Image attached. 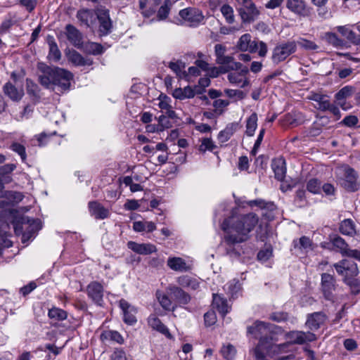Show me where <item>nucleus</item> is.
Here are the masks:
<instances>
[{
    "label": "nucleus",
    "instance_id": "1",
    "mask_svg": "<svg viewBox=\"0 0 360 360\" xmlns=\"http://www.w3.org/2000/svg\"><path fill=\"white\" fill-rule=\"evenodd\" d=\"M258 221L259 218L254 213L242 214L233 212L221 224V229L225 233V243L235 245L247 241Z\"/></svg>",
    "mask_w": 360,
    "mask_h": 360
},
{
    "label": "nucleus",
    "instance_id": "2",
    "mask_svg": "<svg viewBox=\"0 0 360 360\" xmlns=\"http://www.w3.org/2000/svg\"><path fill=\"white\" fill-rule=\"evenodd\" d=\"M38 82L45 89L63 93L70 89L73 75L59 67L50 66L43 62L37 63Z\"/></svg>",
    "mask_w": 360,
    "mask_h": 360
},
{
    "label": "nucleus",
    "instance_id": "3",
    "mask_svg": "<svg viewBox=\"0 0 360 360\" xmlns=\"http://www.w3.org/2000/svg\"><path fill=\"white\" fill-rule=\"evenodd\" d=\"M278 340L276 335L262 338L254 349V354L256 360H267L266 356L276 358L280 354L285 352L289 347V343L277 345Z\"/></svg>",
    "mask_w": 360,
    "mask_h": 360
},
{
    "label": "nucleus",
    "instance_id": "4",
    "mask_svg": "<svg viewBox=\"0 0 360 360\" xmlns=\"http://www.w3.org/2000/svg\"><path fill=\"white\" fill-rule=\"evenodd\" d=\"M156 297L163 309L172 311L174 310L175 306L169 297L174 299L179 305L187 304L191 300L188 293L174 284H170L167 287L166 292L157 291Z\"/></svg>",
    "mask_w": 360,
    "mask_h": 360
},
{
    "label": "nucleus",
    "instance_id": "5",
    "mask_svg": "<svg viewBox=\"0 0 360 360\" xmlns=\"http://www.w3.org/2000/svg\"><path fill=\"white\" fill-rule=\"evenodd\" d=\"M278 332H281V328H278L274 325L257 321L252 326L248 328V333L253 335V336L259 339V341L262 338L269 337L271 335H276Z\"/></svg>",
    "mask_w": 360,
    "mask_h": 360
},
{
    "label": "nucleus",
    "instance_id": "6",
    "mask_svg": "<svg viewBox=\"0 0 360 360\" xmlns=\"http://www.w3.org/2000/svg\"><path fill=\"white\" fill-rule=\"evenodd\" d=\"M236 1L240 6L238 13L243 22L250 23L258 18L260 12L252 0Z\"/></svg>",
    "mask_w": 360,
    "mask_h": 360
},
{
    "label": "nucleus",
    "instance_id": "7",
    "mask_svg": "<svg viewBox=\"0 0 360 360\" xmlns=\"http://www.w3.org/2000/svg\"><path fill=\"white\" fill-rule=\"evenodd\" d=\"M295 51L296 44L294 41L279 44L273 50L271 60L274 64H278Z\"/></svg>",
    "mask_w": 360,
    "mask_h": 360
},
{
    "label": "nucleus",
    "instance_id": "8",
    "mask_svg": "<svg viewBox=\"0 0 360 360\" xmlns=\"http://www.w3.org/2000/svg\"><path fill=\"white\" fill-rule=\"evenodd\" d=\"M357 178L356 172L352 167L347 166L344 168V176L340 180V184L349 192L356 191L359 188Z\"/></svg>",
    "mask_w": 360,
    "mask_h": 360
},
{
    "label": "nucleus",
    "instance_id": "9",
    "mask_svg": "<svg viewBox=\"0 0 360 360\" xmlns=\"http://www.w3.org/2000/svg\"><path fill=\"white\" fill-rule=\"evenodd\" d=\"M337 288L338 285L333 276L327 273L321 274V290L326 300L334 302Z\"/></svg>",
    "mask_w": 360,
    "mask_h": 360
},
{
    "label": "nucleus",
    "instance_id": "10",
    "mask_svg": "<svg viewBox=\"0 0 360 360\" xmlns=\"http://www.w3.org/2000/svg\"><path fill=\"white\" fill-rule=\"evenodd\" d=\"M285 338L289 341L286 343L290 345H302L308 342H312L316 340L315 334L311 332H304L294 330L285 334Z\"/></svg>",
    "mask_w": 360,
    "mask_h": 360
},
{
    "label": "nucleus",
    "instance_id": "11",
    "mask_svg": "<svg viewBox=\"0 0 360 360\" xmlns=\"http://www.w3.org/2000/svg\"><path fill=\"white\" fill-rule=\"evenodd\" d=\"M181 18L189 23L190 26H197L204 20L202 12L193 7H188L179 11Z\"/></svg>",
    "mask_w": 360,
    "mask_h": 360
},
{
    "label": "nucleus",
    "instance_id": "12",
    "mask_svg": "<svg viewBox=\"0 0 360 360\" xmlns=\"http://www.w3.org/2000/svg\"><path fill=\"white\" fill-rule=\"evenodd\" d=\"M96 19L99 21V32L102 35H106L110 32L112 27L110 18L109 11L102 6L96 9Z\"/></svg>",
    "mask_w": 360,
    "mask_h": 360
},
{
    "label": "nucleus",
    "instance_id": "13",
    "mask_svg": "<svg viewBox=\"0 0 360 360\" xmlns=\"http://www.w3.org/2000/svg\"><path fill=\"white\" fill-rule=\"evenodd\" d=\"M89 297L96 304L101 305L103 301V286L98 281L91 282L86 287Z\"/></svg>",
    "mask_w": 360,
    "mask_h": 360
},
{
    "label": "nucleus",
    "instance_id": "14",
    "mask_svg": "<svg viewBox=\"0 0 360 360\" xmlns=\"http://www.w3.org/2000/svg\"><path fill=\"white\" fill-rule=\"evenodd\" d=\"M76 17L79 22L81 26L86 27H92L96 20V11L92 10L82 8L77 12Z\"/></svg>",
    "mask_w": 360,
    "mask_h": 360
},
{
    "label": "nucleus",
    "instance_id": "15",
    "mask_svg": "<svg viewBox=\"0 0 360 360\" xmlns=\"http://www.w3.org/2000/svg\"><path fill=\"white\" fill-rule=\"evenodd\" d=\"M216 62L219 65V72L220 73H226L231 70H238L242 68V64L234 60L233 57L225 56L219 60H216Z\"/></svg>",
    "mask_w": 360,
    "mask_h": 360
},
{
    "label": "nucleus",
    "instance_id": "16",
    "mask_svg": "<svg viewBox=\"0 0 360 360\" xmlns=\"http://www.w3.org/2000/svg\"><path fill=\"white\" fill-rule=\"evenodd\" d=\"M65 35L68 41L75 47L80 49L83 44L82 33L74 25L68 24L65 26Z\"/></svg>",
    "mask_w": 360,
    "mask_h": 360
},
{
    "label": "nucleus",
    "instance_id": "17",
    "mask_svg": "<svg viewBox=\"0 0 360 360\" xmlns=\"http://www.w3.org/2000/svg\"><path fill=\"white\" fill-rule=\"evenodd\" d=\"M327 316L323 312H314L307 315L306 326L311 330H318L326 321Z\"/></svg>",
    "mask_w": 360,
    "mask_h": 360
},
{
    "label": "nucleus",
    "instance_id": "18",
    "mask_svg": "<svg viewBox=\"0 0 360 360\" xmlns=\"http://www.w3.org/2000/svg\"><path fill=\"white\" fill-rule=\"evenodd\" d=\"M119 303L120 307L123 311L124 321L129 325H133L136 322V318L135 316L136 309L124 299L120 300Z\"/></svg>",
    "mask_w": 360,
    "mask_h": 360
},
{
    "label": "nucleus",
    "instance_id": "19",
    "mask_svg": "<svg viewBox=\"0 0 360 360\" xmlns=\"http://www.w3.org/2000/svg\"><path fill=\"white\" fill-rule=\"evenodd\" d=\"M127 247L133 252L144 255L156 252L158 250L156 246L151 243H137L134 241H129Z\"/></svg>",
    "mask_w": 360,
    "mask_h": 360
},
{
    "label": "nucleus",
    "instance_id": "20",
    "mask_svg": "<svg viewBox=\"0 0 360 360\" xmlns=\"http://www.w3.org/2000/svg\"><path fill=\"white\" fill-rule=\"evenodd\" d=\"M239 72H230L228 75V79L230 83L237 85L240 87H245L248 84V80L246 75L248 72L247 68H241Z\"/></svg>",
    "mask_w": 360,
    "mask_h": 360
},
{
    "label": "nucleus",
    "instance_id": "21",
    "mask_svg": "<svg viewBox=\"0 0 360 360\" xmlns=\"http://www.w3.org/2000/svg\"><path fill=\"white\" fill-rule=\"evenodd\" d=\"M4 94L13 101H20L24 96V90L22 88H17L11 82H6L3 86Z\"/></svg>",
    "mask_w": 360,
    "mask_h": 360
},
{
    "label": "nucleus",
    "instance_id": "22",
    "mask_svg": "<svg viewBox=\"0 0 360 360\" xmlns=\"http://www.w3.org/2000/svg\"><path fill=\"white\" fill-rule=\"evenodd\" d=\"M89 210L91 215L96 219H104L109 217V210L97 201L89 202Z\"/></svg>",
    "mask_w": 360,
    "mask_h": 360
},
{
    "label": "nucleus",
    "instance_id": "23",
    "mask_svg": "<svg viewBox=\"0 0 360 360\" xmlns=\"http://www.w3.org/2000/svg\"><path fill=\"white\" fill-rule=\"evenodd\" d=\"M167 266L175 271L185 272L191 270V266L186 263L185 260L178 257H169Z\"/></svg>",
    "mask_w": 360,
    "mask_h": 360
},
{
    "label": "nucleus",
    "instance_id": "24",
    "mask_svg": "<svg viewBox=\"0 0 360 360\" xmlns=\"http://www.w3.org/2000/svg\"><path fill=\"white\" fill-rule=\"evenodd\" d=\"M287 8L292 12L302 16L308 15L304 0H288Z\"/></svg>",
    "mask_w": 360,
    "mask_h": 360
},
{
    "label": "nucleus",
    "instance_id": "25",
    "mask_svg": "<svg viewBox=\"0 0 360 360\" xmlns=\"http://www.w3.org/2000/svg\"><path fill=\"white\" fill-rule=\"evenodd\" d=\"M47 43L49 49V55L47 56L48 59L54 62L60 60L61 58V53L53 37L49 35L47 37Z\"/></svg>",
    "mask_w": 360,
    "mask_h": 360
},
{
    "label": "nucleus",
    "instance_id": "26",
    "mask_svg": "<svg viewBox=\"0 0 360 360\" xmlns=\"http://www.w3.org/2000/svg\"><path fill=\"white\" fill-rule=\"evenodd\" d=\"M337 30L354 45H360V38L348 25L338 26Z\"/></svg>",
    "mask_w": 360,
    "mask_h": 360
},
{
    "label": "nucleus",
    "instance_id": "27",
    "mask_svg": "<svg viewBox=\"0 0 360 360\" xmlns=\"http://www.w3.org/2000/svg\"><path fill=\"white\" fill-rule=\"evenodd\" d=\"M310 99L316 102L314 107L322 111L327 110L331 104L327 96L320 94L311 95Z\"/></svg>",
    "mask_w": 360,
    "mask_h": 360
},
{
    "label": "nucleus",
    "instance_id": "28",
    "mask_svg": "<svg viewBox=\"0 0 360 360\" xmlns=\"http://www.w3.org/2000/svg\"><path fill=\"white\" fill-rule=\"evenodd\" d=\"M68 58L70 62L77 66H89L93 64V60L91 58H84L79 53L76 51L70 52Z\"/></svg>",
    "mask_w": 360,
    "mask_h": 360
},
{
    "label": "nucleus",
    "instance_id": "29",
    "mask_svg": "<svg viewBox=\"0 0 360 360\" xmlns=\"http://www.w3.org/2000/svg\"><path fill=\"white\" fill-rule=\"evenodd\" d=\"M271 167L274 172L276 179L279 181L283 180L286 172L284 160H274L271 164Z\"/></svg>",
    "mask_w": 360,
    "mask_h": 360
},
{
    "label": "nucleus",
    "instance_id": "30",
    "mask_svg": "<svg viewBox=\"0 0 360 360\" xmlns=\"http://www.w3.org/2000/svg\"><path fill=\"white\" fill-rule=\"evenodd\" d=\"M212 306L223 316L229 312V306L226 300L217 294H213Z\"/></svg>",
    "mask_w": 360,
    "mask_h": 360
},
{
    "label": "nucleus",
    "instance_id": "31",
    "mask_svg": "<svg viewBox=\"0 0 360 360\" xmlns=\"http://www.w3.org/2000/svg\"><path fill=\"white\" fill-rule=\"evenodd\" d=\"M148 323L151 328L153 329L159 331L162 334L165 335L168 338H172V335L167 328L166 326H165L161 321L155 317V316H150L148 319Z\"/></svg>",
    "mask_w": 360,
    "mask_h": 360
},
{
    "label": "nucleus",
    "instance_id": "32",
    "mask_svg": "<svg viewBox=\"0 0 360 360\" xmlns=\"http://www.w3.org/2000/svg\"><path fill=\"white\" fill-rule=\"evenodd\" d=\"M173 96L175 98L184 100L185 98H193L195 95L194 90L189 86L185 88H176L172 93Z\"/></svg>",
    "mask_w": 360,
    "mask_h": 360
},
{
    "label": "nucleus",
    "instance_id": "33",
    "mask_svg": "<svg viewBox=\"0 0 360 360\" xmlns=\"http://www.w3.org/2000/svg\"><path fill=\"white\" fill-rule=\"evenodd\" d=\"M133 229L136 232H152L156 229V226L153 221H137L133 223Z\"/></svg>",
    "mask_w": 360,
    "mask_h": 360
},
{
    "label": "nucleus",
    "instance_id": "34",
    "mask_svg": "<svg viewBox=\"0 0 360 360\" xmlns=\"http://www.w3.org/2000/svg\"><path fill=\"white\" fill-rule=\"evenodd\" d=\"M257 127V115L255 112H253L247 120L246 121V130L245 134L248 136H252L254 135L255 131Z\"/></svg>",
    "mask_w": 360,
    "mask_h": 360
},
{
    "label": "nucleus",
    "instance_id": "35",
    "mask_svg": "<svg viewBox=\"0 0 360 360\" xmlns=\"http://www.w3.org/2000/svg\"><path fill=\"white\" fill-rule=\"evenodd\" d=\"M340 231L345 235L353 236L355 233V225L352 219H345L340 226Z\"/></svg>",
    "mask_w": 360,
    "mask_h": 360
},
{
    "label": "nucleus",
    "instance_id": "36",
    "mask_svg": "<svg viewBox=\"0 0 360 360\" xmlns=\"http://www.w3.org/2000/svg\"><path fill=\"white\" fill-rule=\"evenodd\" d=\"M26 89L27 94L37 99L40 98V89L38 85L31 79H26Z\"/></svg>",
    "mask_w": 360,
    "mask_h": 360
},
{
    "label": "nucleus",
    "instance_id": "37",
    "mask_svg": "<svg viewBox=\"0 0 360 360\" xmlns=\"http://www.w3.org/2000/svg\"><path fill=\"white\" fill-rule=\"evenodd\" d=\"M293 243L295 248L303 249L306 251L313 250V243L311 240L307 236H302L299 239V241L294 240Z\"/></svg>",
    "mask_w": 360,
    "mask_h": 360
},
{
    "label": "nucleus",
    "instance_id": "38",
    "mask_svg": "<svg viewBox=\"0 0 360 360\" xmlns=\"http://www.w3.org/2000/svg\"><path fill=\"white\" fill-rule=\"evenodd\" d=\"M348 264L346 265L345 281L353 278L359 274L356 264L352 259H347Z\"/></svg>",
    "mask_w": 360,
    "mask_h": 360
},
{
    "label": "nucleus",
    "instance_id": "39",
    "mask_svg": "<svg viewBox=\"0 0 360 360\" xmlns=\"http://www.w3.org/2000/svg\"><path fill=\"white\" fill-rule=\"evenodd\" d=\"M84 51L93 55H98L103 52V46L98 43L95 42H87L84 47Z\"/></svg>",
    "mask_w": 360,
    "mask_h": 360
},
{
    "label": "nucleus",
    "instance_id": "40",
    "mask_svg": "<svg viewBox=\"0 0 360 360\" xmlns=\"http://www.w3.org/2000/svg\"><path fill=\"white\" fill-rule=\"evenodd\" d=\"M49 316L50 319L57 321H63L66 319L67 312L61 309L53 307L49 311Z\"/></svg>",
    "mask_w": 360,
    "mask_h": 360
},
{
    "label": "nucleus",
    "instance_id": "41",
    "mask_svg": "<svg viewBox=\"0 0 360 360\" xmlns=\"http://www.w3.org/2000/svg\"><path fill=\"white\" fill-rule=\"evenodd\" d=\"M248 205L250 207L257 206L262 209H267L273 210L275 208V205L273 202H265L264 200L257 199L255 200H250L248 202Z\"/></svg>",
    "mask_w": 360,
    "mask_h": 360
},
{
    "label": "nucleus",
    "instance_id": "42",
    "mask_svg": "<svg viewBox=\"0 0 360 360\" xmlns=\"http://www.w3.org/2000/svg\"><path fill=\"white\" fill-rule=\"evenodd\" d=\"M323 38L330 44L335 47L343 45V40L340 39L336 34L333 32H326L324 34Z\"/></svg>",
    "mask_w": 360,
    "mask_h": 360
},
{
    "label": "nucleus",
    "instance_id": "43",
    "mask_svg": "<svg viewBox=\"0 0 360 360\" xmlns=\"http://www.w3.org/2000/svg\"><path fill=\"white\" fill-rule=\"evenodd\" d=\"M251 36L249 34H245L239 39L237 47L242 51H246L250 49Z\"/></svg>",
    "mask_w": 360,
    "mask_h": 360
},
{
    "label": "nucleus",
    "instance_id": "44",
    "mask_svg": "<svg viewBox=\"0 0 360 360\" xmlns=\"http://www.w3.org/2000/svg\"><path fill=\"white\" fill-rule=\"evenodd\" d=\"M220 10L228 23L231 24L234 22L233 10L231 6L224 4L221 7Z\"/></svg>",
    "mask_w": 360,
    "mask_h": 360
},
{
    "label": "nucleus",
    "instance_id": "45",
    "mask_svg": "<svg viewBox=\"0 0 360 360\" xmlns=\"http://www.w3.org/2000/svg\"><path fill=\"white\" fill-rule=\"evenodd\" d=\"M221 353L224 358L227 360H231L235 356L236 349L232 345L228 344L227 345H224L221 347Z\"/></svg>",
    "mask_w": 360,
    "mask_h": 360
},
{
    "label": "nucleus",
    "instance_id": "46",
    "mask_svg": "<svg viewBox=\"0 0 360 360\" xmlns=\"http://www.w3.org/2000/svg\"><path fill=\"white\" fill-rule=\"evenodd\" d=\"M217 148L212 140L210 138L202 139L201 144L199 146V150L202 153H205L207 150L212 151Z\"/></svg>",
    "mask_w": 360,
    "mask_h": 360
},
{
    "label": "nucleus",
    "instance_id": "47",
    "mask_svg": "<svg viewBox=\"0 0 360 360\" xmlns=\"http://www.w3.org/2000/svg\"><path fill=\"white\" fill-rule=\"evenodd\" d=\"M297 44L301 48L307 51H314L319 48V46L314 41L304 38H300L297 41Z\"/></svg>",
    "mask_w": 360,
    "mask_h": 360
},
{
    "label": "nucleus",
    "instance_id": "48",
    "mask_svg": "<svg viewBox=\"0 0 360 360\" xmlns=\"http://www.w3.org/2000/svg\"><path fill=\"white\" fill-rule=\"evenodd\" d=\"M229 105V101L228 100L224 99H217L213 103V106L215 108L214 110L219 115L223 113L224 110Z\"/></svg>",
    "mask_w": 360,
    "mask_h": 360
},
{
    "label": "nucleus",
    "instance_id": "49",
    "mask_svg": "<svg viewBox=\"0 0 360 360\" xmlns=\"http://www.w3.org/2000/svg\"><path fill=\"white\" fill-rule=\"evenodd\" d=\"M307 188L312 193H318L321 189V184L317 179H311L307 182Z\"/></svg>",
    "mask_w": 360,
    "mask_h": 360
},
{
    "label": "nucleus",
    "instance_id": "50",
    "mask_svg": "<svg viewBox=\"0 0 360 360\" xmlns=\"http://www.w3.org/2000/svg\"><path fill=\"white\" fill-rule=\"evenodd\" d=\"M352 87L347 86L342 88L336 94L335 98L337 100L345 99L352 95Z\"/></svg>",
    "mask_w": 360,
    "mask_h": 360
},
{
    "label": "nucleus",
    "instance_id": "51",
    "mask_svg": "<svg viewBox=\"0 0 360 360\" xmlns=\"http://www.w3.org/2000/svg\"><path fill=\"white\" fill-rule=\"evenodd\" d=\"M11 148L20 156L22 161L26 160V152L24 146L18 143H13L11 146Z\"/></svg>",
    "mask_w": 360,
    "mask_h": 360
},
{
    "label": "nucleus",
    "instance_id": "52",
    "mask_svg": "<svg viewBox=\"0 0 360 360\" xmlns=\"http://www.w3.org/2000/svg\"><path fill=\"white\" fill-rule=\"evenodd\" d=\"M169 9L170 8L168 6V1H166L164 5H162L158 11L157 16L158 18V20H162L166 19L169 14Z\"/></svg>",
    "mask_w": 360,
    "mask_h": 360
},
{
    "label": "nucleus",
    "instance_id": "53",
    "mask_svg": "<svg viewBox=\"0 0 360 360\" xmlns=\"http://www.w3.org/2000/svg\"><path fill=\"white\" fill-rule=\"evenodd\" d=\"M205 323L207 326L214 325L217 321L216 314L214 311H209L204 315Z\"/></svg>",
    "mask_w": 360,
    "mask_h": 360
},
{
    "label": "nucleus",
    "instance_id": "54",
    "mask_svg": "<svg viewBox=\"0 0 360 360\" xmlns=\"http://www.w3.org/2000/svg\"><path fill=\"white\" fill-rule=\"evenodd\" d=\"M169 68L174 71L176 75H179L182 70L185 68V64L181 60L176 62H170L169 63Z\"/></svg>",
    "mask_w": 360,
    "mask_h": 360
},
{
    "label": "nucleus",
    "instance_id": "55",
    "mask_svg": "<svg viewBox=\"0 0 360 360\" xmlns=\"http://www.w3.org/2000/svg\"><path fill=\"white\" fill-rule=\"evenodd\" d=\"M160 102L158 104L159 108L162 110H169L172 106L169 104L170 98L165 95L161 94L159 97Z\"/></svg>",
    "mask_w": 360,
    "mask_h": 360
},
{
    "label": "nucleus",
    "instance_id": "56",
    "mask_svg": "<svg viewBox=\"0 0 360 360\" xmlns=\"http://www.w3.org/2000/svg\"><path fill=\"white\" fill-rule=\"evenodd\" d=\"M20 4L31 13L37 4V0H19Z\"/></svg>",
    "mask_w": 360,
    "mask_h": 360
},
{
    "label": "nucleus",
    "instance_id": "57",
    "mask_svg": "<svg viewBox=\"0 0 360 360\" xmlns=\"http://www.w3.org/2000/svg\"><path fill=\"white\" fill-rule=\"evenodd\" d=\"M147 0H139V9L141 11V13L144 17H149L153 13H155V10L153 8H149L146 10Z\"/></svg>",
    "mask_w": 360,
    "mask_h": 360
},
{
    "label": "nucleus",
    "instance_id": "58",
    "mask_svg": "<svg viewBox=\"0 0 360 360\" xmlns=\"http://www.w3.org/2000/svg\"><path fill=\"white\" fill-rule=\"evenodd\" d=\"M288 318V315L285 312H274L270 314L269 319L276 322H281L286 321Z\"/></svg>",
    "mask_w": 360,
    "mask_h": 360
},
{
    "label": "nucleus",
    "instance_id": "59",
    "mask_svg": "<svg viewBox=\"0 0 360 360\" xmlns=\"http://www.w3.org/2000/svg\"><path fill=\"white\" fill-rule=\"evenodd\" d=\"M345 283L351 287L352 292H360V281H359L357 279L353 278L345 281Z\"/></svg>",
    "mask_w": 360,
    "mask_h": 360
},
{
    "label": "nucleus",
    "instance_id": "60",
    "mask_svg": "<svg viewBox=\"0 0 360 360\" xmlns=\"http://www.w3.org/2000/svg\"><path fill=\"white\" fill-rule=\"evenodd\" d=\"M158 122L159 127L157 128V131H162L164 129L171 127L170 122L165 115H160L158 118Z\"/></svg>",
    "mask_w": 360,
    "mask_h": 360
},
{
    "label": "nucleus",
    "instance_id": "61",
    "mask_svg": "<svg viewBox=\"0 0 360 360\" xmlns=\"http://www.w3.org/2000/svg\"><path fill=\"white\" fill-rule=\"evenodd\" d=\"M348 264L347 259H343L338 264H335L334 267L335 268L337 272L343 276L345 278V271H346V265Z\"/></svg>",
    "mask_w": 360,
    "mask_h": 360
},
{
    "label": "nucleus",
    "instance_id": "62",
    "mask_svg": "<svg viewBox=\"0 0 360 360\" xmlns=\"http://www.w3.org/2000/svg\"><path fill=\"white\" fill-rule=\"evenodd\" d=\"M224 93L229 98L238 97L240 99L244 98V93L240 90H235V89H224Z\"/></svg>",
    "mask_w": 360,
    "mask_h": 360
},
{
    "label": "nucleus",
    "instance_id": "63",
    "mask_svg": "<svg viewBox=\"0 0 360 360\" xmlns=\"http://www.w3.org/2000/svg\"><path fill=\"white\" fill-rule=\"evenodd\" d=\"M226 51V47L224 45L220 44H216L214 46L216 60H219L220 58L225 56Z\"/></svg>",
    "mask_w": 360,
    "mask_h": 360
},
{
    "label": "nucleus",
    "instance_id": "64",
    "mask_svg": "<svg viewBox=\"0 0 360 360\" xmlns=\"http://www.w3.org/2000/svg\"><path fill=\"white\" fill-rule=\"evenodd\" d=\"M110 360H127L126 354L122 349H116L111 354Z\"/></svg>",
    "mask_w": 360,
    "mask_h": 360
}]
</instances>
